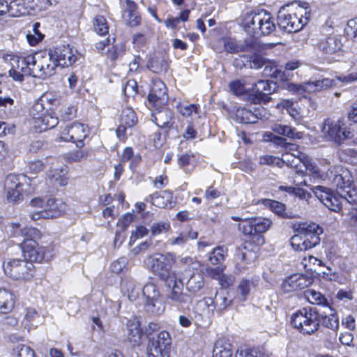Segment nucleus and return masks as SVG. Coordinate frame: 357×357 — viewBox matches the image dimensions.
<instances>
[{
    "label": "nucleus",
    "mask_w": 357,
    "mask_h": 357,
    "mask_svg": "<svg viewBox=\"0 0 357 357\" xmlns=\"http://www.w3.org/2000/svg\"><path fill=\"white\" fill-rule=\"evenodd\" d=\"M333 184L335 192L329 188L317 185L311 188L317 199L329 210L339 212L345 204H357V190L352 187L353 180L347 169H341L340 173L334 175Z\"/></svg>",
    "instance_id": "f257e3e1"
},
{
    "label": "nucleus",
    "mask_w": 357,
    "mask_h": 357,
    "mask_svg": "<svg viewBox=\"0 0 357 357\" xmlns=\"http://www.w3.org/2000/svg\"><path fill=\"white\" fill-rule=\"evenodd\" d=\"M309 21L307 12L298 7L294 8L288 5L282 6L278 12V27L287 33H296L301 30Z\"/></svg>",
    "instance_id": "f03ea898"
},
{
    "label": "nucleus",
    "mask_w": 357,
    "mask_h": 357,
    "mask_svg": "<svg viewBox=\"0 0 357 357\" xmlns=\"http://www.w3.org/2000/svg\"><path fill=\"white\" fill-rule=\"evenodd\" d=\"M49 100L47 97L42 96L33 103L30 109L33 127L38 132L52 129L59 123V118L45 108V102H48Z\"/></svg>",
    "instance_id": "7ed1b4c3"
},
{
    "label": "nucleus",
    "mask_w": 357,
    "mask_h": 357,
    "mask_svg": "<svg viewBox=\"0 0 357 357\" xmlns=\"http://www.w3.org/2000/svg\"><path fill=\"white\" fill-rule=\"evenodd\" d=\"M318 317L316 308L303 307L291 315V324L300 333L311 335L318 330Z\"/></svg>",
    "instance_id": "20e7f679"
},
{
    "label": "nucleus",
    "mask_w": 357,
    "mask_h": 357,
    "mask_svg": "<svg viewBox=\"0 0 357 357\" xmlns=\"http://www.w3.org/2000/svg\"><path fill=\"white\" fill-rule=\"evenodd\" d=\"M176 255L173 252H167L166 255L156 253L146 259L144 263L148 268L161 280L167 282L171 278V262L175 261Z\"/></svg>",
    "instance_id": "39448f33"
},
{
    "label": "nucleus",
    "mask_w": 357,
    "mask_h": 357,
    "mask_svg": "<svg viewBox=\"0 0 357 357\" xmlns=\"http://www.w3.org/2000/svg\"><path fill=\"white\" fill-rule=\"evenodd\" d=\"M4 273L14 280H30L34 275V266L31 262L20 259H13L4 262Z\"/></svg>",
    "instance_id": "423d86ee"
},
{
    "label": "nucleus",
    "mask_w": 357,
    "mask_h": 357,
    "mask_svg": "<svg viewBox=\"0 0 357 357\" xmlns=\"http://www.w3.org/2000/svg\"><path fill=\"white\" fill-rule=\"evenodd\" d=\"M323 37L317 44V49L325 55H332L339 52L342 47V37L333 33V27L326 22L321 27Z\"/></svg>",
    "instance_id": "0eeeda50"
},
{
    "label": "nucleus",
    "mask_w": 357,
    "mask_h": 357,
    "mask_svg": "<svg viewBox=\"0 0 357 357\" xmlns=\"http://www.w3.org/2000/svg\"><path fill=\"white\" fill-rule=\"evenodd\" d=\"M166 286L169 289L167 298L172 301L180 311L185 310V306L190 310V305L192 302L190 295L183 293V284L181 280H177L175 277L171 278L166 282Z\"/></svg>",
    "instance_id": "6e6552de"
},
{
    "label": "nucleus",
    "mask_w": 357,
    "mask_h": 357,
    "mask_svg": "<svg viewBox=\"0 0 357 357\" xmlns=\"http://www.w3.org/2000/svg\"><path fill=\"white\" fill-rule=\"evenodd\" d=\"M294 229L296 232L303 235L299 251H305L319 244V235L323 233V229L318 225L302 222L295 225Z\"/></svg>",
    "instance_id": "1a4fd4ad"
},
{
    "label": "nucleus",
    "mask_w": 357,
    "mask_h": 357,
    "mask_svg": "<svg viewBox=\"0 0 357 357\" xmlns=\"http://www.w3.org/2000/svg\"><path fill=\"white\" fill-rule=\"evenodd\" d=\"M344 123L340 121H333L330 119L325 120L322 132L327 140L332 141L337 145L344 143L346 139H351L354 134L346 129Z\"/></svg>",
    "instance_id": "9d476101"
},
{
    "label": "nucleus",
    "mask_w": 357,
    "mask_h": 357,
    "mask_svg": "<svg viewBox=\"0 0 357 357\" xmlns=\"http://www.w3.org/2000/svg\"><path fill=\"white\" fill-rule=\"evenodd\" d=\"M145 298L144 309L153 315H160L165 310V305L161 298V294L157 285L153 283L145 284L142 289Z\"/></svg>",
    "instance_id": "9b49d317"
},
{
    "label": "nucleus",
    "mask_w": 357,
    "mask_h": 357,
    "mask_svg": "<svg viewBox=\"0 0 357 357\" xmlns=\"http://www.w3.org/2000/svg\"><path fill=\"white\" fill-rule=\"evenodd\" d=\"M172 337L169 332L160 331L156 337H149L146 347V357H164V352L170 349Z\"/></svg>",
    "instance_id": "f8f14e48"
},
{
    "label": "nucleus",
    "mask_w": 357,
    "mask_h": 357,
    "mask_svg": "<svg viewBox=\"0 0 357 357\" xmlns=\"http://www.w3.org/2000/svg\"><path fill=\"white\" fill-rule=\"evenodd\" d=\"M39 52L34 54H29L26 56H13L10 60H13L12 63L14 67L20 68V70L24 72L26 76H33L40 78L39 73H42L40 70V64H38V58L40 59Z\"/></svg>",
    "instance_id": "ddd939ff"
},
{
    "label": "nucleus",
    "mask_w": 357,
    "mask_h": 357,
    "mask_svg": "<svg viewBox=\"0 0 357 357\" xmlns=\"http://www.w3.org/2000/svg\"><path fill=\"white\" fill-rule=\"evenodd\" d=\"M276 83L270 80L259 79L253 84L249 100L255 104H266L271 100L270 96L275 91Z\"/></svg>",
    "instance_id": "4468645a"
},
{
    "label": "nucleus",
    "mask_w": 357,
    "mask_h": 357,
    "mask_svg": "<svg viewBox=\"0 0 357 357\" xmlns=\"http://www.w3.org/2000/svg\"><path fill=\"white\" fill-rule=\"evenodd\" d=\"M89 130L84 124L74 122L66 126L60 133L61 141L75 143L78 148L84 146V140L88 136Z\"/></svg>",
    "instance_id": "2eb2a0df"
},
{
    "label": "nucleus",
    "mask_w": 357,
    "mask_h": 357,
    "mask_svg": "<svg viewBox=\"0 0 357 357\" xmlns=\"http://www.w3.org/2000/svg\"><path fill=\"white\" fill-rule=\"evenodd\" d=\"M22 252L24 257V260L28 262H41L43 259H49L50 255H47V252L50 254L49 248L40 247L36 241H23L21 243Z\"/></svg>",
    "instance_id": "dca6fc26"
},
{
    "label": "nucleus",
    "mask_w": 357,
    "mask_h": 357,
    "mask_svg": "<svg viewBox=\"0 0 357 357\" xmlns=\"http://www.w3.org/2000/svg\"><path fill=\"white\" fill-rule=\"evenodd\" d=\"M66 206L61 200L56 199H49L43 210L33 212L30 217L33 220H37L40 218H55L60 216L65 211Z\"/></svg>",
    "instance_id": "f3484780"
},
{
    "label": "nucleus",
    "mask_w": 357,
    "mask_h": 357,
    "mask_svg": "<svg viewBox=\"0 0 357 357\" xmlns=\"http://www.w3.org/2000/svg\"><path fill=\"white\" fill-rule=\"evenodd\" d=\"M49 52L56 66L64 68L73 64L78 59L70 45H61L50 48Z\"/></svg>",
    "instance_id": "a211bd4d"
},
{
    "label": "nucleus",
    "mask_w": 357,
    "mask_h": 357,
    "mask_svg": "<svg viewBox=\"0 0 357 357\" xmlns=\"http://www.w3.org/2000/svg\"><path fill=\"white\" fill-rule=\"evenodd\" d=\"M212 298L206 297L198 301L193 307L194 319L197 324L209 322L214 314V308H212Z\"/></svg>",
    "instance_id": "6ab92c4d"
},
{
    "label": "nucleus",
    "mask_w": 357,
    "mask_h": 357,
    "mask_svg": "<svg viewBox=\"0 0 357 357\" xmlns=\"http://www.w3.org/2000/svg\"><path fill=\"white\" fill-rule=\"evenodd\" d=\"M143 330L137 317L128 320L126 323V340L132 348L139 347L142 344Z\"/></svg>",
    "instance_id": "aec40b11"
},
{
    "label": "nucleus",
    "mask_w": 357,
    "mask_h": 357,
    "mask_svg": "<svg viewBox=\"0 0 357 357\" xmlns=\"http://www.w3.org/2000/svg\"><path fill=\"white\" fill-rule=\"evenodd\" d=\"M151 120L167 133L174 124V112L165 106L157 108L151 114Z\"/></svg>",
    "instance_id": "412c9836"
},
{
    "label": "nucleus",
    "mask_w": 357,
    "mask_h": 357,
    "mask_svg": "<svg viewBox=\"0 0 357 357\" xmlns=\"http://www.w3.org/2000/svg\"><path fill=\"white\" fill-rule=\"evenodd\" d=\"M225 50L230 54H236L240 52H252L254 50L255 43L252 40H245L243 43H238L231 38H223L220 40Z\"/></svg>",
    "instance_id": "4be33fe9"
},
{
    "label": "nucleus",
    "mask_w": 357,
    "mask_h": 357,
    "mask_svg": "<svg viewBox=\"0 0 357 357\" xmlns=\"http://www.w3.org/2000/svg\"><path fill=\"white\" fill-rule=\"evenodd\" d=\"M311 283V278L302 274H294L287 278L281 287L284 292H291L305 289Z\"/></svg>",
    "instance_id": "5701e85b"
},
{
    "label": "nucleus",
    "mask_w": 357,
    "mask_h": 357,
    "mask_svg": "<svg viewBox=\"0 0 357 357\" xmlns=\"http://www.w3.org/2000/svg\"><path fill=\"white\" fill-rule=\"evenodd\" d=\"M40 59L38 58V64H40V70L42 73H39L40 79H45L46 78L53 75L56 73V64L51 56L50 52H39Z\"/></svg>",
    "instance_id": "b1692460"
},
{
    "label": "nucleus",
    "mask_w": 357,
    "mask_h": 357,
    "mask_svg": "<svg viewBox=\"0 0 357 357\" xmlns=\"http://www.w3.org/2000/svg\"><path fill=\"white\" fill-rule=\"evenodd\" d=\"M172 192L165 190L148 195L144 201L151 202L159 208H171L172 206Z\"/></svg>",
    "instance_id": "393cba45"
},
{
    "label": "nucleus",
    "mask_w": 357,
    "mask_h": 357,
    "mask_svg": "<svg viewBox=\"0 0 357 357\" xmlns=\"http://www.w3.org/2000/svg\"><path fill=\"white\" fill-rule=\"evenodd\" d=\"M245 31L250 36L259 37L260 26V12L247 13L242 22Z\"/></svg>",
    "instance_id": "a878e982"
},
{
    "label": "nucleus",
    "mask_w": 357,
    "mask_h": 357,
    "mask_svg": "<svg viewBox=\"0 0 357 357\" xmlns=\"http://www.w3.org/2000/svg\"><path fill=\"white\" fill-rule=\"evenodd\" d=\"M212 301V308L218 316L222 315L233 303V300L229 299L228 293L225 291H216Z\"/></svg>",
    "instance_id": "bb28decb"
},
{
    "label": "nucleus",
    "mask_w": 357,
    "mask_h": 357,
    "mask_svg": "<svg viewBox=\"0 0 357 357\" xmlns=\"http://www.w3.org/2000/svg\"><path fill=\"white\" fill-rule=\"evenodd\" d=\"M27 0H12L10 1V16L17 17L32 15L33 8Z\"/></svg>",
    "instance_id": "cd10ccee"
},
{
    "label": "nucleus",
    "mask_w": 357,
    "mask_h": 357,
    "mask_svg": "<svg viewBox=\"0 0 357 357\" xmlns=\"http://www.w3.org/2000/svg\"><path fill=\"white\" fill-rule=\"evenodd\" d=\"M259 27V37L268 36L275 31L276 25L274 18L270 13L264 10L260 11V26Z\"/></svg>",
    "instance_id": "c85d7f7f"
},
{
    "label": "nucleus",
    "mask_w": 357,
    "mask_h": 357,
    "mask_svg": "<svg viewBox=\"0 0 357 357\" xmlns=\"http://www.w3.org/2000/svg\"><path fill=\"white\" fill-rule=\"evenodd\" d=\"M254 222V230L255 231L256 242L258 245L264 243V238L261 235L269 229L272 225V221L268 218L257 217L252 218Z\"/></svg>",
    "instance_id": "c756f323"
},
{
    "label": "nucleus",
    "mask_w": 357,
    "mask_h": 357,
    "mask_svg": "<svg viewBox=\"0 0 357 357\" xmlns=\"http://www.w3.org/2000/svg\"><path fill=\"white\" fill-rule=\"evenodd\" d=\"M331 312L329 314L319 312V317L317 318L318 328L320 325H321L333 331H337L338 330L340 325L338 316L335 311L331 308Z\"/></svg>",
    "instance_id": "7c9ffc66"
},
{
    "label": "nucleus",
    "mask_w": 357,
    "mask_h": 357,
    "mask_svg": "<svg viewBox=\"0 0 357 357\" xmlns=\"http://www.w3.org/2000/svg\"><path fill=\"white\" fill-rule=\"evenodd\" d=\"M147 68L153 73L160 74L166 73L168 70L169 65L165 58L161 55L152 56L148 61Z\"/></svg>",
    "instance_id": "2f4dec72"
},
{
    "label": "nucleus",
    "mask_w": 357,
    "mask_h": 357,
    "mask_svg": "<svg viewBox=\"0 0 357 357\" xmlns=\"http://www.w3.org/2000/svg\"><path fill=\"white\" fill-rule=\"evenodd\" d=\"M265 205L268 206L270 210L279 217L284 219H291L294 218L292 212L286 210V206L278 201L273 199L265 200Z\"/></svg>",
    "instance_id": "473e14b6"
},
{
    "label": "nucleus",
    "mask_w": 357,
    "mask_h": 357,
    "mask_svg": "<svg viewBox=\"0 0 357 357\" xmlns=\"http://www.w3.org/2000/svg\"><path fill=\"white\" fill-rule=\"evenodd\" d=\"M271 129L275 133L291 139H300L303 138V132H297L294 128L282 123H274L271 126Z\"/></svg>",
    "instance_id": "72a5a7b5"
},
{
    "label": "nucleus",
    "mask_w": 357,
    "mask_h": 357,
    "mask_svg": "<svg viewBox=\"0 0 357 357\" xmlns=\"http://www.w3.org/2000/svg\"><path fill=\"white\" fill-rule=\"evenodd\" d=\"M240 60L245 68L251 69L261 68L266 63V59L259 54L241 55Z\"/></svg>",
    "instance_id": "f704fd0d"
},
{
    "label": "nucleus",
    "mask_w": 357,
    "mask_h": 357,
    "mask_svg": "<svg viewBox=\"0 0 357 357\" xmlns=\"http://www.w3.org/2000/svg\"><path fill=\"white\" fill-rule=\"evenodd\" d=\"M127 8L125 13H128L127 23L130 26H136L140 24L141 16L137 12V5L131 0H126Z\"/></svg>",
    "instance_id": "c9c22d12"
},
{
    "label": "nucleus",
    "mask_w": 357,
    "mask_h": 357,
    "mask_svg": "<svg viewBox=\"0 0 357 357\" xmlns=\"http://www.w3.org/2000/svg\"><path fill=\"white\" fill-rule=\"evenodd\" d=\"M14 306L13 294L5 289H0V312L8 313Z\"/></svg>",
    "instance_id": "e433bc0d"
},
{
    "label": "nucleus",
    "mask_w": 357,
    "mask_h": 357,
    "mask_svg": "<svg viewBox=\"0 0 357 357\" xmlns=\"http://www.w3.org/2000/svg\"><path fill=\"white\" fill-rule=\"evenodd\" d=\"M141 290V287L132 279H126L122 284V291L127 294L128 298L130 301H135Z\"/></svg>",
    "instance_id": "4c0bfd02"
},
{
    "label": "nucleus",
    "mask_w": 357,
    "mask_h": 357,
    "mask_svg": "<svg viewBox=\"0 0 357 357\" xmlns=\"http://www.w3.org/2000/svg\"><path fill=\"white\" fill-rule=\"evenodd\" d=\"M26 181V176L24 174H8L4 181V187L6 190H13L15 188H22Z\"/></svg>",
    "instance_id": "58836bf2"
},
{
    "label": "nucleus",
    "mask_w": 357,
    "mask_h": 357,
    "mask_svg": "<svg viewBox=\"0 0 357 357\" xmlns=\"http://www.w3.org/2000/svg\"><path fill=\"white\" fill-rule=\"evenodd\" d=\"M227 255V250L223 246L215 247L208 255V260L213 265L222 264Z\"/></svg>",
    "instance_id": "ea45409f"
},
{
    "label": "nucleus",
    "mask_w": 357,
    "mask_h": 357,
    "mask_svg": "<svg viewBox=\"0 0 357 357\" xmlns=\"http://www.w3.org/2000/svg\"><path fill=\"white\" fill-rule=\"evenodd\" d=\"M66 174L67 167L63 165L58 168L50 170L49 177L52 180L58 182L59 185L64 186L68 183L67 178L66 177Z\"/></svg>",
    "instance_id": "a19ab883"
},
{
    "label": "nucleus",
    "mask_w": 357,
    "mask_h": 357,
    "mask_svg": "<svg viewBox=\"0 0 357 357\" xmlns=\"http://www.w3.org/2000/svg\"><path fill=\"white\" fill-rule=\"evenodd\" d=\"M253 282L249 280L243 279L237 287V299L239 301H245L250 294Z\"/></svg>",
    "instance_id": "79ce46f5"
},
{
    "label": "nucleus",
    "mask_w": 357,
    "mask_h": 357,
    "mask_svg": "<svg viewBox=\"0 0 357 357\" xmlns=\"http://www.w3.org/2000/svg\"><path fill=\"white\" fill-rule=\"evenodd\" d=\"M137 122V117L135 111L130 107H126L121 110L120 123L129 127H133Z\"/></svg>",
    "instance_id": "37998d69"
},
{
    "label": "nucleus",
    "mask_w": 357,
    "mask_h": 357,
    "mask_svg": "<svg viewBox=\"0 0 357 357\" xmlns=\"http://www.w3.org/2000/svg\"><path fill=\"white\" fill-rule=\"evenodd\" d=\"M235 119L241 123H255V117L252 115V110L244 107H239L235 113Z\"/></svg>",
    "instance_id": "c03bdc74"
},
{
    "label": "nucleus",
    "mask_w": 357,
    "mask_h": 357,
    "mask_svg": "<svg viewBox=\"0 0 357 357\" xmlns=\"http://www.w3.org/2000/svg\"><path fill=\"white\" fill-rule=\"evenodd\" d=\"M232 351L230 344H222L221 340L215 342L213 351V357H231Z\"/></svg>",
    "instance_id": "a18cd8bd"
},
{
    "label": "nucleus",
    "mask_w": 357,
    "mask_h": 357,
    "mask_svg": "<svg viewBox=\"0 0 357 357\" xmlns=\"http://www.w3.org/2000/svg\"><path fill=\"white\" fill-rule=\"evenodd\" d=\"M305 296L307 301L312 304L328 305L327 299L320 292H317L313 289H309L305 291Z\"/></svg>",
    "instance_id": "49530a36"
},
{
    "label": "nucleus",
    "mask_w": 357,
    "mask_h": 357,
    "mask_svg": "<svg viewBox=\"0 0 357 357\" xmlns=\"http://www.w3.org/2000/svg\"><path fill=\"white\" fill-rule=\"evenodd\" d=\"M17 56L14 54H6L4 56V59L6 61H8L11 66V68L8 71L9 76L11 77L13 80L22 82L24 80V77L26 76L25 73L20 70V68H17L14 67L12 63L13 60H10V57Z\"/></svg>",
    "instance_id": "de8ad7c7"
},
{
    "label": "nucleus",
    "mask_w": 357,
    "mask_h": 357,
    "mask_svg": "<svg viewBox=\"0 0 357 357\" xmlns=\"http://www.w3.org/2000/svg\"><path fill=\"white\" fill-rule=\"evenodd\" d=\"M94 31L100 36H105L109 33V26L106 19L102 15L96 16L93 20Z\"/></svg>",
    "instance_id": "09e8293b"
},
{
    "label": "nucleus",
    "mask_w": 357,
    "mask_h": 357,
    "mask_svg": "<svg viewBox=\"0 0 357 357\" xmlns=\"http://www.w3.org/2000/svg\"><path fill=\"white\" fill-rule=\"evenodd\" d=\"M13 357H36L35 351L25 344H18L13 349Z\"/></svg>",
    "instance_id": "8fccbe9b"
},
{
    "label": "nucleus",
    "mask_w": 357,
    "mask_h": 357,
    "mask_svg": "<svg viewBox=\"0 0 357 357\" xmlns=\"http://www.w3.org/2000/svg\"><path fill=\"white\" fill-rule=\"evenodd\" d=\"M168 98L165 97L159 96L155 93H150L147 96V105L149 107H153L155 109L165 107Z\"/></svg>",
    "instance_id": "3c124183"
},
{
    "label": "nucleus",
    "mask_w": 357,
    "mask_h": 357,
    "mask_svg": "<svg viewBox=\"0 0 357 357\" xmlns=\"http://www.w3.org/2000/svg\"><path fill=\"white\" fill-rule=\"evenodd\" d=\"M238 228L244 235L255 238V231L254 230L252 218H245L244 221L238 224Z\"/></svg>",
    "instance_id": "603ef678"
},
{
    "label": "nucleus",
    "mask_w": 357,
    "mask_h": 357,
    "mask_svg": "<svg viewBox=\"0 0 357 357\" xmlns=\"http://www.w3.org/2000/svg\"><path fill=\"white\" fill-rule=\"evenodd\" d=\"M204 278L200 274L192 275L187 283L188 289L194 293L199 291L204 287Z\"/></svg>",
    "instance_id": "864d4df0"
},
{
    "label": "nucleus",
    "mask_w": 357,
    "mask_h": 357,
    "mask_svg": "<svg viewBox=\"0 0 357 357\" xmlns=\"http://www.w3.org/2000/svg\"><path fill=\"white\" fill-rule=\"evenodd\" d=\"M77 109L73 105H63L59 109V116L61 121H71L76 117Z\"/></svg>",
    "instance_id": "5fc2aeb1"
},
{
    "label": "nucleus",
    "mask_w": 357,
    "mask_h": 357,
    "mask_svg": "<svg viewBox=\"0 0 357 357\" xmlns=\"http://www.w3.org/2000/svg\"><path fill=\"white\" fill-rule=\"evenodd\" d=\"M17 231H14V235H16ZM22 236L24 237L23 241L35 240L40 237V231L34 227H25L23 229H20L18 231Z\"/></svg>",
    "instance_id": "6e6d98bb"
},
{
    "label": "nucleus",
    "mask_w": 357,
    "mask_h": 357,
    "mask_svg": "<svg viewBox=\"0 0 357 357\" xmlns=\"http://www.w3.org/2000/svg\"><path fill=\"white\" fill-rule=\"evenodd\" d=\"M6 198L8 202L16 204L23 199V189L22 188H15L13 190H6Z\"/></svg>",
    "instance_id": "4d7b16f0"
},
{
    "label": "nucleus",
    "mask_w": 357,
    "mask_h": 357,
    "mask_svg": "<svg viewBox=\"0 0 357 357\" xmlns=\"http://www.w3.org/2000/svg\"><path fill=\"white\" fill-rule=\"evenodd\" d=\"M150 93L168 98L167 89L164 82L160 80L153 82Z\"/></svg>",
    "instance_id": "13d9d810"
},
{
    "label": "nucleus",
    "mask_w": 357,
    "mask_h": 357,
    "mask_svg": "<svg viewBox=\"0 0 357 357\" xmlns=\"http://www.w3.org/2000/svg\"><path fill=\"white\" fill-rule=\"evenodd\" d=\"M190 234L183 231L180 233L177 236L171 238L169 240V244L171 245H178L183 247L190 239Z\"/></svg>",
    "instance_id": "bf43d9fd"
},
{
    "label": "nucleus",
    "mask_w": 357,
    "mask_h": 357,
    "mask_svg": "<svg viewBox=\"0 0 357 357\" xmlns=\"http://www.w3.org/2000/svg\"><path fill=\"white\" fill-rule=\"evenodd\" d=\"M170 228L169 223L160 222L153 223L151 226V234L152 236H157L163 232L167 231Z\"/></svg>",
    "instance_id": "052dcab7"
},
{
    "label": "nucleus",
    "mask_w": 357,
    "mask_h": 357,
    "mask_svg": "<svg viewBox=\"0 0 357 357\" xmlns=\"http://www.w3.org/2000/svg\"><path fill=\"white\" fill-rule=\"evenodd\" d=\"M148 233L149 229L143 225L137 226L135 230L132 232L129 243L131 245L135 243L137 238L146 236Z\"/></svg>",
    "instance_id": "680f3d73"
},
{
    "label": "nucleus",
    "mask_w": 357,
    "mask_h": 357,
    "mask_svg": "<svg viewBox=\"0 0 357 357\" xmlns=\"http://www.w3.org/2000/svg\"><path fill=\"white\" fill-rule=\"evenodd\" d=\"M127 264V258L124 257H121L111 264V271L114 273H119L126 268Z\"/></svg>",
    "instance_id": "e2e57ef3"
},
{
    "label": "nucleus",
    "mask_w": 357,
    "mask_h": 357,
    "mask_svg": "<svg viewBox=\"0 0 357 357\" xmlns=\"http://www.w3.org/2000/svg\"><path fill=\"white\" fill-rule=\"evenodd\" d=\"M229 86L231 91L236 96L241 95L245 91L244 83L238 79L231 82Z\"/></svg>",
    "instance_id": "0e129e2a"
},
{
    "label": "nucleus",
    "mask_w": 357,
    "mask_h": 357,
    "mask_svg": "<svg viewBox=\"0 0 357 357\" xmlns=\"http://www.w3.org/2000/svg\"><path fill=\"white\" fill-rule=\"evenodd\" d=\"M314 83L315 91L317 92L331 87L333 84V80L328 78H324L322 79L315 80L314 81Z\"/></svg>",
    "instance_id": "69168bd1"
},
{
    "label": "nucleus",
    "mask_w": 357,
    "mask_h": 357,
    "mask_svg": "<svg viewBox=\"0 0 357 357\" xmlns=\"http://www.w3.org/2000/svg\"><path fill=\"white\" fill-rule=\"evenodd\" d=\"M87 153L84 150H77L69 153L67 159L69 162H79L82 159L86 158Z\"/></svg>",
    "instance_id": "338daca9"
},
{
    "label": "nucleus",
    "mask_w": 357,
    "mask_h": 357,
    "mask_svg": "<svg viewBox=\"0 0 357 357\" xmlns=\"http://www.w3.org/2000/svg\"><path fill=\"white\" fill-rule=\"evenodd\" d=\"M125 96L130 97L134 96L137 91V84L134 80L128 81L123 89Z\"/></svg>",
    "instance_id": "774afa93"
}]
</instances>
